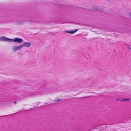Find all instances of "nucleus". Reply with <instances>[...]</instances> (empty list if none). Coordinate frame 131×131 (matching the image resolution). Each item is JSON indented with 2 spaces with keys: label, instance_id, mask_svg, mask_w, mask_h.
<instances>
[{
  "label": "nucleus",
  "instance_id": "f257e3e1",
  "mask_svg": "<svg viewBox=\"0 0 131 131\" xmlns=\"http://www.w3.org/2000/svg\"><path fill=\"white\" fill-rule=\"evenodd\" d=\"M23 40L21 38H15L14 39H10L4 36L0 37V41H6L8 42H12L14 41L15 42L20 43L23 42Z\"/></svg>",
  "mask_w": 131,
  "mask_h": 131
},
{
  "label": "nucleus",
  "instance_id": "9b49d317",
  "mask_svg": "<svg viewBox=\"0 0 131 131\" xmlns=\"http://www.w3.org/2000/svg\"><path fill=\"white\" fill-rule=\"evenodd\" d=\"M98 10L100 12H102L103 11L104 9L103 8H99V9Z\"/></svg>",
  "mask_w": 131,
  "mask_h": 131
},
{
  "label": "nucleus",
  "instance_id": "6e6552de",
  "mask_svg": "<svg viewBox=\"0 0 131 131\" xmlns=\"http://www.w3.org/2000/svg\"><path fill=\"white\" fill-rule=\"evenodd\" d=\"M93 9L94 10H98L99 9V7L97 6H95L92 7Z\"/></svg>",
  "mask_w": 131,
  "mask_h": 131
},
{
  "label": "nucleus",
  "instance_id": "1a4fd4ad",
  "mask_svg": "<svg viewBox=\"0 0 131 131\" xmlns=\"http://www.w3.org/2000/svg\"><path fill=\"white\" fill-rule=\"evenodd\" d=\"M43 92H38L37 93H33V95H41L43 94Z\"/></svg>",
  "mask_w": 131,
  "mask_h": 131
},
{
  "label": "nucleus",
  "instance_id": "20e7f679",
  "mask_svg": "<svg viewBox=\"0 0 131 131\" xmlns=\"http://www.w3.org/2000/svg\"><path fill=\"white\" fill-rule=\"evenodd\" d=\"M22 47V45L18 46H14L12 47V49L13 52H15L18 50H20Z\"/></svg>",
  "mask_w": 131,
  "mask_h": 131
},
{
  "label": "nucleus",
  "instance_id": "aec40b11",
  "mask_svg": "<svg viewBox=\"0 0 131 131\" xmlns=\"http://www.w3.org/2000/svg\"><path fill=\"white\" fill-rule=\"evenodd\" d=\"M86 58H87V59H88V58L87 57H86Z\"/></svg>",
  "mask_w": 131,
  "mask_h": 131
},
{
  "label": "nucleus",
  "instance_id": "4468645a",
  "mask_svg": "<svg viewBox=\"0 0 131 131\" xmlns=\"http://www.w3.org/2000/svg\"><path fill=\"white\" fill-rule=\"evenodd\" d=\"M129 16L131 18V12L129 13Z\"/></svg>",
  "mask_w": 131,
  "mask_h": 131
},
{
  "label": "nucleus",
  "instance_id": "6ab92c4d",
  "mask_svg": "<svg viewBox=\"0 0 131 131\" xmlns=\"http://www.w3.org/2000/svg\"><path fill=\"white\" fill-rule=\"evenodd\" d=\"M128 47L129 48H130V47H129V46H128Z\"/></svg>",
  "mask_w": 131,
  "mask_h": 131
},
{
  "label": "nucleus",
  "instance_id": "0eeeda50",
  "mask_svg": "<svg viewBox=\"0 0 131 131\" xmlns=\"http://www.w3.org/2000/svg\"><path fill=\"white\" fill-rule=\"evenodd\" d=\"M94 128L100 129V130H102L104 128L103 127V126L100 125L98 126L95 127Z\"/></svg>",
  "mask_w": 131,
  "mask_h": 131
},
{
  "label": "nucleus",
  "instance_id": "f03ea898",
  "mask_svg": "<svg viewBox=\"0 0 131 131\" xmlns=\"http://www.w3.org/2000/svg\"><path fill=\"white\" fill-rule=\"evenodd\" d=\"M19 17H20L22 18V20H21V21L17 22L16 23V25H22L24 24L25 22H26V21H28L29 20L25 13H21L19 16Z\"/></svg>",
  "mask_w": 131,
  "mask_h": 131
},
{
  "label": "nucleus",
  "instance_id": "f3484780",
  "mask_svg": "<svg viewBox=\"0 0 131 131\" xmlns=\"http://www.w3.org/2000/svg\"><path fill=\"white\" fill-rule=\"evenodd\" d=\"M7 115H5V116H0V117H3V116H7Z\"/></svg>",
  "mask_w": 131,
  "mask_h": 131
},
{
  "label": "nucleus",
  "instance_id": "2eb2a0df",
  "mask_svg": "<svg viewBox=\"0 0 131 131\" xmlns=\"http://www.w3.org/2000/svg\"><path fill=\"white\" fill-rule=\"evenodd\" d=\"M14 103H15V104H16V103H17V102H16V101H14Z\"/></svg>",
  "mask_w": 131,
  "mask_h": 131
},
{
  "label": "nucleus",
  "instance_id": "412c9836",
  "mask_svg": "<svg viewBox=\"0 0 131 131\" xmlns=\"http://www.w3.org/2000/svg\"><path fill=\"white\" fill-rule=\"evenodd\" d=\"M66 23V22H64V23Z\"/></svg>",
  "mask_w": 131,
  "mask_h": 131
},
{
  "label": "nucleus",
  "instance_id": "f8f14e48",
  "mask_svg": "<svg viewBox=\"0 0 131 131\" xmlns=\"http://www.w3.org/2000/svg\"><path fill=\"white\" fill-rule=\"evenodd\" d=\"M130 100V99H125L124 101H128Z\"/></svg>",
  "mask_w": 131,
  "mask_h": 131
},
{
  "label": "nucleus",
  "instance_id": "423d86ee",
  "mask_svg": "<svg viewBox=\"0 0 131 131\" xmlns=\"http://www.w3.org/2000/svg\"><path fill=\"white\" fill-rule=\"evenodd\" d=\"M31 43L30 42H25L22 45V47H28L31 46Z\"/></svg>",
  "mask_w": 131,
  "mask_h": 131
},
{
  "label": "nucleus",
  "instance_id": "39448f33",
  "mask_svg": "<svg viewBox=\"0 0 131 131\" xmlns=\"http://www.w3.org/2000/svg\"><path fill=\"white\" fill-rule=\"evenodd\" d=\"M78 30V29H76L74 30H66L64 31V32L68 33L71 34H73L76 32Z\"/></svg>",
  "mask_w": 131,
  "mask_h": 131
},
{
  "label": "nucleus",
  "instance_id": "dca6fc26",
  "mask_svg": "<svg viewBox=\"0 0 131 131\" xmlns=\"http://www.w3.org/2000/svg\"><path fill=\"white\" fill-rule=\"evenodd\" d=\"M120 100V99H116V100Z\"/></svg>",
  "mask_w": 131,
  "mask_h": 131
},
{
  "label": "nucleus",
  "instance_id": "ddd939ff",
  "mask_svg": "<svg viewBox=\"0 0 131 131\" xmlns=\"http://www.w3.org/2000/svg\"><path fill=\"white\" fill-rule=\"evenodd\" d=\"M124 100H125V99H122L121 100H120L121 101H124Z\"/></svg>",
  "mask_w": 131,
  "mask_h": 131
},
{
  "label": "nucleus",
  "instance_id": "9d476101",
  "mask_svg": "<svg viewBox=\"0 0 131 131\" xmlns=\"http://www.w3.org/2000/svg\"><path fill=\"white\" fill-rule=\"evenodd\" d=\"M62 99H55L54 101H53L52 102L56 103L57 102H58L61 101Z\"/></svg>",
  "mask_w": 131,
  "mask_h": 131
},
{
  "label": "nucleus",
  "instance_id": "a211bd4d",
  "mask_svg": "<svg viewBox=\"0 0 131 131\" xmlns=\"http://www.w3.org/2000/svg\"><path fill=\"white\" fill-rule=\"evenodd\" d=\"M128 47L129 48H130V47H129V46H128Z\"/></svg>",
  "mask_w": 131,
  "mask_h": 131
},
{
  "label": "nucleus",
  "instance_id": "7ed1b4c3",
  "mask_svg": "<svg viewBox=\"0 0 131 131\" xmlns=\"http://www.w3.org/2000/svg\"><path fill=\"white\" fill-rule=\"evenodd\" d=\"M36 21L38 23H44L48 24V21L47 20H45V18L44 17H42L39 19H37L36 20Z\"/></svg>",
  "mask_w": 131,
  "mask_h": 131
}]
</instances>
